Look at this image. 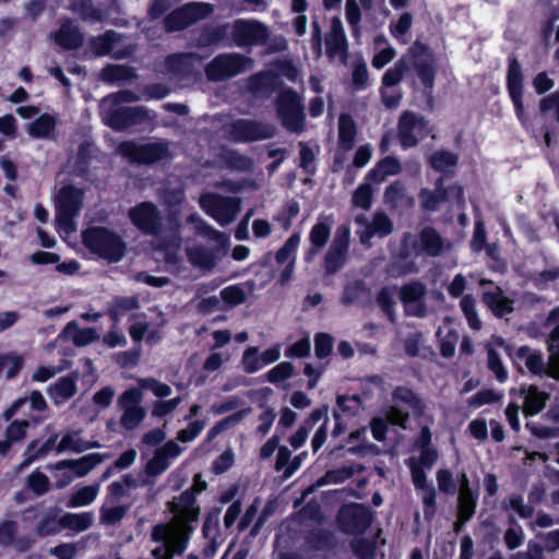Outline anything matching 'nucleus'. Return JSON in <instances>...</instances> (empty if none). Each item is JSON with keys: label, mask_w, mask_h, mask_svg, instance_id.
Returning <instances> with one entry per match:
<instances>
[{"label": "nucleus", "mask_w": 559, "mask_h": 559, "mask_svg": "<svg viewBox=\"0 0 559 559\" xmlns=\"http://www.w3.org/2000/svg\"><path fill=\"white\" fill-rule=\"evenodd\" d=\"M118 153L131 164L152 165L165 159L169 154V147L163 141L140 144L128 140L118 145Z\"/></svg>", "instance_id": "4"}, {"label": "nucleus", "mask_w": 559, "mask_h": 559, "mask_svg": "<svg viewBox=\"0 0 559 559\" xmlns=\"http://www.w3.org/2000/svg\"><path fill=\"white\" fill-rule=\"evenodd\" d=\"M408 71V64L405 60H397L393 67L389 68L382 75V85L384 87H392L397 85Z\"/></svg>", "instance_id": "57"}, {"label": "nucleus", "mask_w": 559, "mask_h": 559, "mask_svg": "<svg viewBox=\"0 0 559 559\" xmlns=\"http://www.w3.org/2000/svg\"><path fill=\"white\" fill-rule=\"evenodd\" d=\"M170 3L168 0H153L148 9L150 20H158L166 14L163 24L166 33L175 32V10L169 11Z\"/></svg>", "instance_id": "38"}, {"label": "nucleus", "mask_w": 559, "mask_h": 559, "mask_svg": "<svg viewBox=\"0 0 559 559\" xmlns=\"http://www.w3.org/2000/svg\"><path fill=\"white\" fill-rule=\"evenodd\" d=\"M324 41L325 55L330 60H334L337 56L345 57L347 55L348 43L340 17L334 16L332 19Z\"/></svg>", "instance_id": "17"}, {"label": "nucleus", "mask_w": 559, "mask_h": 559, "mask_svg": "<svg viewBox=\"0 0 559 559\" xmlns=\"http://www.w3.org/2000/svg\"><path fill=\"white\" fill-rule=\"evenodd\" d=\"M214 11L211 3L189 2L177 8V31H182L198 21L209 17Z\"/></svg>", "instance_id": "19"}, {"label": "nucleus", "mask_w": 559, "mask_h": 559, "mask_svg": "<svg viewBox=\"0 0 559 559\" xmlns=\"http://www.w3.org/2000/svg\"><path fill=\"white\" fill-rule=\"evenodd\" d=\"M478 496V490L459 491L457 512L471 514V516H474L476 512Z\"/></svg>", "instance_id": "60"}, {"label": "nucleus", "mask_w": 559, "mask_h": 559, "mask_svg": "<svg viewBox=\"0 0 559 559\" xmlns=\"http://www.w3.org/2000/svg\"><path fill=\"white\" fill-rule=\"evenodd\" d=\"M128 216L143 235L157 236L162 233L163 217L158 207L150 201L140 202L131 207Z\"/></svg>", "instance_id": "11"}, {"label": "nucleus", "mask_w": 559, "mask_h": 559, "mask_svg": "<svg viewBox=\"0 0 559 559\" xmlns=\"http://www.w3.org/2000/svg\"><path fill=\"white\" fill-rule=\"evenodd\" d=\"M276 134V128L267 122L252 119H237L228 129V139L234 143H252L269 140Z\"/></svg>", "instance_id": "7"}, {"label": "nucleus", "mask_w": 559, "mask_h": 559, "mask_svg": "<svg viewBox=\"0 0 559 559\" xmlns=\"http://www.w3.org/2000/svg\"><path fill=\"white\" fill-rule=\"evenodd\" d=\"M412 249L416 254L439 257L444 249V240L435 227L426 226L420 229L418 239L412 242Z\"/></svg>", "instance_id": "16"}, {"label": "nucleus", "mask_w": 559, "mask_h": 559, "mask_svg": "<svg viewBox=\"0 0 559 559\" xmlns=\"http://www.w3.org/2000/svg\"><path fill=\"white\" fill-rule=\"evenodd\" d=\"M350 548L357 559H374L376 557L377 545L370 538H354L350 542Z\"/></svg>", "instance_id": "55"}, {"label": "nucleus", "mask_w": 559, "mask_h": 559, "mask_svg": "<svg viewBox=\"0 0 559 559\" xmlns=\"http://www.w3.org/2000/svg\"><path fill=\"white\" fill-rule=\"evenodd\" d=\"M98 486L90 485L84 486L76 490L70 498L68 507L79 508L91 504L97 497Z\"/></svg>", "instance_id": "56"}, {"label": "nucleus", "mask_w": 559, "mask_h": 559, "mask_svg": "<svg viewBox=\"0 0 559 559\" xmlns=\"http://www.w3.org/2000/svg\"><path fill=\"white\" fill-rule=\"evenodd\" d=\"M188 221L193 224L197 235L205 237L211 240H215L217 242H225L227 238L225 234L215 229L211 225H209L204 219H202L197 214H191L188 217Z\"/></svg>", "instance_id": "49"}, {"label": "nucleus", "mask_w": 559, "mask_h": 559, "mask_svg": "<svg viewBox=\"0 0 559 559\" xmlns=\"http://www.w3.org/2000/svg\"><path fill=\"white\" fill-rule=\"evenodd\" d=\"M355 471L352 466H342L338 468L329 469L322 475L317 484L318 486H325L330 484H342L352 478Z\"/></svg>", "instance_id": "54"}, {"label": "nucleus", "mask_w": 559, "mask_h": 559, "mask_svg": "<svg viewBox=\"0 0 559 559\" xmlns=\"http://www.w3.org/2000/svg\"><path fill=\"white\" fill-rule=\"evenodd\" d=\"M374 513L372 510L358 502L343 504L336 514V526L346 535H362L372 524Z\"/></svg>", "instance_id": "3"}, {"label": "nucleus", "mask_w": 559, "mask_h": 559, "mask_svg": "<svg viewBox=\"0 0 559 559\" xmlns=\"http://www.w3.org/2000/svg\"><path fill=\"white\" fill-rule=\"evenodd\" d=\"M406 465L409 468L413 485L416 490L423 491V508L424 516L427 521L435 518L437 513V491L432 483L427 480L426 469L417 465V459L409 457L406 460Z\"/></svg>", "instance_id": "12"}, {"label": "nucleus", "mask_w": 559, "mask_h": 559, "mask_svg": "<svg viewBox=\"0 0 559 559\" xmlns=\"http://www.w3.org/2000/svg\"><path fill=\"white\" fill-rule=\"evenodd\" d=\"M83 204V192L81 189L69 185L63 187L57 197V219L60 224L70 222L78 215Z\"/></svg>", "instance_id": "15"}, {"label": "nucleus", "mask_w": 559, "mask_h": 559, "mask_svg": "<svg viewBox=\"0 0 559 559\" xmlns=\"http://www.w3.org/2000/svg\"><path fill=\"white\" fill-rule=\"evenodd\" d=\"M229 43L230 46L250 47L266 44L269 39L267 27L254 20L237 19L229 23Z\"/></svg>", "instance_id": "9"}, {"label": "nucleus", "mask_w": 559, "mask_h": 559, "mask_svg": "<svg viewBox=\"0 0 559 559\" xmlns=\"http://www.w3.org/2000/svg\"><path fill=\"white\" fill-rule=\"evenodd\" d=\"M119 40V35L112 29L93 36L88 40V47L96 57H105L111 53L114 45Z\"/></svg>", "instance_id": "34"}, {"label": "nucleus", "mask_w": 559, "mask_h": 559, "mask_svg": "<svg viewBox=\"0 0 559 559\" xmlns=\"http://www.w3.org/2000/svg\"><path fill=\"white\" fill-rule=\"evenodd\" d=\"M306 544L313 550H329L334 547L335 538L328 530H316L306 536Z\"/></svg>", "instance_id": "45"}, {"label": "nucleus", "mask_w": 559, "mask_h": 559, "mask_svg": "<svg viewBox=\"0 0 559 559\" xmlns=\"http://www.w3.org/2000/svg\"><path fill=\"white\" fill-rule=\"evenodd\" d=\"M294 374V366L289 361H282L265 373L269 382L277 384Z\"/></svg>", "instance_id": "64"}, {"label": "nucleus", "mask_w": 559, "mask_h": 559, "mask_svg": "<svg viewBox=\"0 0 559 559\" xmlns=\"http://www.w3.org/2000/svg\"><path fill=\"white\" fill-rule=\"evenodd\" d=\"M460 308L467 321L468 326L478 331L481 329V321L476 310V301L472 295H465L461 298Z\"/></svg>", "instance_id": "52"}, {"label": "nucleus", "mask_w": 559, "mask_h": 559, "mask_svg": "<svg viewBox=\"0 0 559 559\" xmlns=\"http://www.w3.org/2000/svg\"><path fill=\"white\" fill-rule=\"evenodd\" d=\"M487 367L495 374L498 382L503 383L508 380V371L506 370L499 353L489 347L487 350Z\"/></svg>", "instance_id": "59"}, {"label": "nucleus", "mask_w": 559, "mask_h": 559, "mask_svg": "<svg viewBox=\"0 0 559 559\" xmlns=\"http://www.w3.org/2000/svg\"><path fill=\"white\" fill-rule=\"evenodd\" d=\"M457 162L459 156L445 150L436 151L428 158V165L438 173H445L448 168L455 167Z\"/></svg>", "instance_id": "46"}, {"label": "nucleus", "mask_w": 559, "mask_h": 559, "mask_svg": "<svg viewBox=\"0 0 559 559\" xmlns=\"http://www.w3.org/2000/svg\"><path fill=\"white\" fill-rule=\"evenodd\" d=\"M56 126V117L45 112L27 126V133L35 139H46L55 131Z\"/></svg>", "instance_id": "39"}, {"label": "nucleus", "mask_w": 559, "mask_h": 559, "mask_svg": "<svg viewBox=\"0 0 559 559\" xmlns=\"http://www.w3.org/2000/svg\"><path fill=\"white\" fill-rule=\"evenodd\" d=\"M201 209L219 225L230 224L240 212V199L225 197L219 193L207 192L200 198Z\"/></svg>", "instance_id": "6"}, {"label": "nucleus", "mask_w": 559, "mask_h": 559, "mask_svg": "<svg viewBox=\"0 0 559 559\" xmlns=\"http://www.w3.org/2000/svg\"><path fill=\"white\" fill-rule=\"evenodd\" d=\"M426 295V286L419 281H413L404 284L400 289V299L404 305L419 302L414 316L423 318L426 314V308L421 299Z\"/></svg>", "instance_id": "26"}, {"label": "nucleus", "mask_w": 559, "mask_h": 559, "mask_svg": "<svg viewBox=\"0 0 559 559\" xmlns=\"http://www.w3.org/2000/svg\"><path fill=\"white\" fill-rule=\"evenodd\" d=\"M357 132L354 118L349 114H341L338 117V145L343 151H350L355 146Z\"/></svg>", "instance_id": "30"}, {"label": "nucleus", "mask_w": 559, "mask_h": 559, "mask_svg": "<svg viewBox=\"0 0 559 559\" xmlns=\"http://www.w3.org/2000/svg\"><path fill=\"white\" fill-rule=\"evenodd\" d=\"M167 510L170 514L168 522L154 525L151 533L152 540L163 545H170L175 539V497L167 502Z\"/></svg>", "instance_id": "32"}, {"label": "nucleus", "mask_w": 559, "mask_h": 559, "mask_svg": "<svg viewBox=\"0 0 559 559\" xmlns=\"http://www.w3.org/2000/svg\"><path fill=\"white\" fill-rule=\"evenodd\" d=\"M71 10L79 13L85 22H102L103 12L96 8L92 0H78L71 4Z\"/></svg>", "instance_id": "50"}, {"label": "nucleus", "mask_w": 559, "mask_h": 559, "mask_svg": "<svg viewBox=\"0 0 559 559\" xmlns=\"http://www.w3.org/2000/svg\"><path fill=\"white\" fill-rule=\"evenodd\" d=\"M55 43L64 50H76L84 43V35L71 19H63L60 27L52 34Z\"/></svg>", "instance_id": "21"}, {"label": "nucleus", "mask_w": 559, "mask_h": 559, "mask_svg": "<svg viewBox=\"0 0 559 559\" xmlns=\"http://www.w3.org/2000/svg\"><path fill=\"white\" fill-rule=\"evenodd\" d=\"M414 70L417 78L424 86L426 93L431 94L435 86V79L437 75V68L435 59L431 58L429 61L415 60L413 63Z\"/></svg>", "instance_id": "40"}, {"label": "nucleus", "mask_w": 559, "mask_h": 559, "mask_svg": "<svg viewBox=\"0 0 559 559\" xmlns=\"http://www.w3.org/2000/svg\"><path fill=\"white\" fill-rule=\"evenodd\" d=\"M393 231V223L391 218L384 212H377L373 215L372 221L368 224L360 235L359 239L362 245H369L370 240L378 236L384 238Z\"/></svg>", "instance_id": "24"}, {"label": "nucleus", "mask_w": 559, "mask_h": 559, "mask_svg": "<svg viewBox=\"0 0 559 559\" xmlns=\"http://www.w3.org/2000/svg\"><path fill=\"white\" fill-rule=\"evenodd\" d=\"M331 235V227L329 224L318 222L314 224L309 234V240L312 247L317 250L323 248Z\"/></svg>", "instance_id": "61"}, {"label": "nucleus", "mask_w": 559, "mask_h": 559, "mask_svg": "<svg viewBox=\"0 0 559 559\" xmlns=\"http://www.w3.org/2000/svg\"><path fill=\"white\" fill-rule=\"evenodd\" d=\"M61 526L75 533L88 530L93 523V515L90 512L82 513H64L61 516Z\"/></svg>", "instance_id": "44"}, {"label": "nucleus", "mask_w": 559, "mask_h": 559, "mask_svg": "<svg viewBox=\"0 0 559 559\" xmlns=\"http://www.w3.org/2000/svg\"><path fill=\"white\" fill-rule=\"evenodd\" d=\"M366 292V283L362 280H356L346 284L342 295L343 305L356 302Z\"/></svg>", "instance_id": "63"}, {"label": "nucleus", "mask_w": 559, "mask_h": 559, "mask_svg": "<svg viewBox=\"0 0 559 559\" xmlns=\"http://www.w3.org/2000/svg\"><path fill=\"white\" fill-rule=\"evenodd\" d=\"M430 132L429 121L425 117L411 110L401 114L397 121V139L402 148L417 146Z\"/></svg>", "instance_id": "8"}, {"label": "nucleus", "mask_w": 559, "mask_h": 559, "mask_svg": "<svg viewBox=\"0 0 559 559\" xmlns=\"http://www.w3.org/2000/svg\"><path fill=\"white\" fill-rule=\"evenodd\" d=\"M140 307V301L136 296H117L108 309V316L117 325L120 319L129 311L135 310Z\"/></svg>", "instance_id": "35"}, {"label": "nucleus", "mask_w": 559, "mask_h": 559, "mask_svg": "<svg viewBox=\"0 0 559 559\" xmlns=\"http://www.w3.org/2000/svg\"><path fill=\"white\" fill-rule=\"evenodd\" d=\"M349 229L341 226L324 255V270L328 275L337 273L346 263L349 248Z\"/></svg>", "instance_id": "13"}, {"label": "nucleus", "mask_w": 559, "mask_h": 559, "mask_svg": "<svg viewBox=\"0 0 559 559\" xmlns=\"http://www.w3.org/2000/svg\"><path fill=\"white\" fill-rule=\"evenodd\" d=\"M361 407V397L358 394L345 395L338 394L336 396V408L340 414L347 417L356 416Z\"/></svg>", "instance_id": "53"}, {"label": "nucleus", "mask_w": 559, "mask_h": 559, "mask_svg": "<svg viewBox=\"0 0 559 559\" xmlns=\"http://www.w3.org/2000/svg\"><path fill=\"white\" fill-rule=\"evenodd\" d=\"M392 400L395 403L405 404L416 418L424 416L426 411L425 401L416 394L413 389L406 385H399L392 391Z\"/></svg>", "instance_id": "25"}, {"label": "nucleus", "mask_w": 559, "mask_h": 559, "mask_svg": "<svg viewBox=\"0 0 559 559\" xmlns=\"http://www.w3.org/2000/svg\"><path fill=\"white\" fill-rule=\"evenodd\" d=\"M277 86V75L272 71H262L251 75L248 87L252 93L273 92Z\"/></svg>", "instance_id": "43"}, {"label": "nucleus", "mask_w": 559, "mask_h": 559, "mask_svg": "<svg viewBox=\"0 0 559 559\" xmlns=\"http://www.w3.org/2000/svg\"><path fill=\"white\" fill-rule=\"evenodd\" d=\"M96 146L91 141L80 143L75 158V169L79 174L85 175L90 171Z\"/></svg>", "instance_id": "48"}, {"label": "nucleus", "mask_w": 559, "mask_h": 559, "mask_svg": "<svg viewBox=\"0 0 559 559\" xmlns=\"http://www.w3.org/2000/svg\"><path fill=\"white\" fill-rule=\"evenodd\" d=\"M276 115L288 132L301 133L305 129L306 112L301 96L293 87L281 90L274 100Z\"/></svg>", "instance_id": "2"}, {"label": "nucleus", "mask_w": 559, "mask_h": 559, "mask_svg": "<svg viewBox=\"0 0 559 559\" xmlns=\"http://www.w3.org/2000/svg\"><path fill=\"white\" fill-rule=\"evenodd\" d=\"M61 509L51 507L37 522L35 533L38 537L44 538L47 536L57 535L62 531L61 516H59Z\"/></svg>", "instance_id": "29"}, {"label": "nucleus", "mask_w": 559, "mask_h": 559, "mask_svg": "<svg viewBox=\"0 0 559 559\" xmlns=\"http://www.w3.org/2000/svg\"><path fill=\"white\" fill-rule=\"evenodd\" d=\"M151 119V112L144 106L119 107L110 112L108 124L116 131H124L131 127L143 124Z\"/></svg>", "instance_id": "14"}, {"label": "nucleus", "mask_w": 559, "mask_h": 559, "mask_svg": "<svg viewBox=\"0 0 559 559\" xmlns=\"http://www.w3.org/2000/svg\"><path fill=\"white\" fill-rule=\"evenodd\" d=\"M516 359H525V366L531 373L542 376L545 372V362L539 352H532L526 345L520 346L514 354Z\"/></svg>", "instance_id": "41"}, {"label": "nucleus", "mask_w": 559, "mask_h": 559, "mask_svg": "<svg viewBox=\"0 0 559 559\" xmlns=\"http://www.w3.org/2000/svg\"><path fill=\"white\" fill-rule=\"evenodd\" d=\"M507 90L516 118L527 129L530 127V119L523 104L524 75L521 63L515 56L508 58Z\"/></svg>", "instance_id": "10"}, {"label": "nucleus", "mask_w": 559, "mask_h": 559, "mask_svg": "<svg viewBox=\"0 0 559 559\" xmlns=\"http://www.w3.org/2000/svg\"><path fill=\"white\" fill-rule=\"evenodd\" d=\"M100 444L98 441H86L81 438H75L72 433H66L60 442L56 447V451L58 453H62L66 451H72L75 453H82L90 449L99 448Z\"/></svg>", "instance_id": "42"}, {"label": "nucleus", "mask_w": 559, "mask_h": 559, "mask_svg": "<svg viewBox=\"0 0 559 559\" xmlns=\"http://www.w3.org/2000/svg\"><path fill=\"white\" fill-rule=\"evenodd\" d=\"M418 272V266L415 261H399L396 259L391 260L385 267V273L391 278H399L408 274Z\"/></svg>", "instance_id": "58"}, {"label": "nucleus", "mask_w": 559, "mask_h": 559, "mask_svg": "<svg viewBox=\"0 0 559 559\" xmlns=\"http://www.w3.org/2000/svg\"><path fill=\"white\" fill-rule=\"evenodd\" d=\"M74 329L72 342L75 346L82 347L98 341L99 335L94 328H78L75 321L67 324L66 331Z\"/></svg>", "instance_id": "51"}, {"label": "nucleus", "mask_w": 559, "mask_h": 559, "mask_svg": "<svg viewBox=\"0 0 559 559\" xmlns=\"http://www.w3.org/2000/svg\"><path fill=\"white\" fill-rule=\"evenodd\" d=\"M251 59L240 53L226 52L215 56L204 68L210 82H222L245 72Z\"/></svg>", "instance_id": "5"}, {"label": "nucleus", "mask_w": 559, "mask_h": 559, "mask_svg": "<svg viewBox=\"0 0 559 559\" xmlns=\"http://www.w3.org/2000/svg\"><path fill=\"white\" fill-rule=\"evenodd\" d=\"M229 28V23H209L203 25L200 27L195 36L197 46L200 48H207L218 45L230 46Z\"/></svg>", "instance_id": "18"}, {"label": "nucleus", "mask_w": 559, "mask_h": 559, "mask_svg": "<svg viewBox=\"0 0 559 559\" xmlns=\"http://www.w3.org/2000/svg\"><path fill=\"white\" fill-rule=\"evenodd\" d=\"M481 301L488 307L496 318H503L514 311L513 299L507 297L500 286L493 290L484 292Z\"/></svg>", "instance_id": "23"}, {"label": "nucleus", "mask_w": 559, "mask_h": 559, "mask_svg": "<svg viewBox=\"0 0 559 559\" xmlns=\"http://www.w3.org/2000/svg\"><path fill=\"white\" fill-rule=\"evenodd\" d=\"M78 374L72 372L59 378L55 384L50 385L48 393L53 395L57 405L70 400L78 392L76 386Z\"/></svg>", "instance_id": "28"}, {"label": "nucleus", "mask_w": 559, "mask_h": 559, "mask_svg": "<svg viewBox=\"0 0 559 559\" xmlns=\"http://www.w3.org/2000/svg\"><path fill=\"white\" fill-rule=\"evenodd\" d=\"M175 457V439H169L163 450H159L146 464V473L157 476L168 467L167 459Z\"/></svg>", "instance_id": "33"}, {"label": "nucleus", "mask_w": 559, "mask_h": 559, "mask_svg": "<svg viewBox=\"0 0 559 559\" xmlns=\"http://www.w3.org/2000/svg\"><path fill=\"white\" fill-rule=\"evenodd\" d=\"M106 457L107 454L105 453H90L76 460H61L55 464V469H70L72 471L75 477H84L98 464H100Z\"/></svg>", "instance_id": "22"}, {"label": "nucleus", "mask_w": 559, "mask_h": 559, "mask_svg": "<svg viewBox=\"0 0 559 559\" xmlns=\"http://www.w3.org/2000/svg\"><path fill=\"white\" fill-rule=\"evenodd\" d=\"M17 523L13 520L0 522V545L3 547L13 546L19 552L28 551L35 543L31 535L16 536Z\"/></svg>", "instance_id": "20"}, {"label": "nucleus", "mask_w": 559, "mask_h": 559, "mask_svg": "<svg viewBox=\"0 0 559 559\" xmlns=\"http://www.w3.org/2000/svg\"><path fill=\"white\" fill-rule=\"evenodd\" d=\"M221 159L231 170L248 171L252 167L250 157L233 148L225 150L221 155Z\"/></svg>", "instance_id": "47"}, {"label": "nucleus", "mask_w": 559, "mask_h": 559, "mask_svg": "<svg viewBox=\"0 0 559 559\" xmlns=\"http://www.w3.org/2000/svg\"><path fill=\"white\" fill-rule=\"evenodd\" d=\"M549 395L539 391L536 385H530L524 397L523 412L525 416L539 414L546 406Z\"/></svg>", "instance_id": "36"}, {"label": "nucleus", "mask_w": 559, "mask_h": 559, "mask_svg": "<svg viewBox=\"0 0 559 559\" xmlns=\"http://www.w3.org/2000/svg\"><path fill=\"white\" fill-rule=\"evenodd\" d=\"M84 247L108 263L120 262L127 252V243L114 230L105 226L88 227L82 233Z\"/></svg>", "instance_id": "1"}, {"label": "nucleus", "mask_w": 559, "mask_h": 559, "mask_svg": "<svg viewBox=\"0 0 559 559\" xmlns=\"http://www.w3.org/2000/svg\"><path fill=\"white\" fill-rule=\"evenodd\" d=\"M300 242V236L298 233H294L284 242V245L276 251L275 261L277 264H284L292 255L295 254Z\"/></svg>", "instance_id": "62"}, {"label": "nucleus", "mask_w": 559, "mask_h": 559, "mask_svg": "<svg viewBox=\"0 0 559 559\" xmlns=\"http://www.w3.org/2000/svg\"><path fill=\"white\" fill-rule=\"evenodd\" d=\"M402 171V164L395 156L381 158L366 175V180L380 183L388 176H395Z\"/></svg>", "instance_id": "27"}, {"label": "nucleus", "mask_w": 559, "mask_h": 559, "mask_svg": "<svg viewBox=\"0 0 559 559\" xmlns=\"http://www.w3.org/2000/svg\"><path fill=\"white\" fill-rule=\"evenodd\" d=\"M189 262L203 271H211L215 267L218 255L214 249L204 246H194L187 250Z\"/></svg>", "instance_id": "31"}, {"label": "nucleus", "mask_w": 559, "mask_h": 559, "mask_svg": "<svg viewBox=\"0 0 559 559\" xmlns=\"http://www.w3.org/2000/svg\"><path fill=\"white\" fill-rule=\"evenodd\" d=\"M136 78L134 68L127 64H107L100 71V79L107 83L130 81Z\"/></svg>", "instance_id": "37"}]
</instances>
